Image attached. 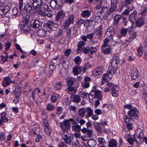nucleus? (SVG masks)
Returning <instances> with one entry per match:
<instances>
[{"instance_id": "obj_1", "label": "nucleus", "mask_w": 147, "mask_h": 147, "mask_svg": "<svg viewBox=\"0 0 147 147\" xmlns=\"http://www.w3.org/2000/svg\"><path fill=\"white\" fill-rule=\"evenodd\" d=\"M95 97L101 100L102 98V95L100 91L96 89V87H94L92 89L89 95V98L92 99Z\"/></svg>"}, {"instance_id": "obj_2", "label": "nucleus", "mask_w": 147, "mask_h": 147, "mask_svg": "<svg viewBox=\"0 0 147 147\" xmlns=\"http://www.w3.org/2000/svg\"><path fill=\"white\" fill-rule=\"evenodd\" d=\"M50 5L53 9L59 10L63 5V1L61 0H51Z\"/></svg>"}, {"instance_id": "obj_3", "label": "nucleus", "mask_w": 147, "mask_h": 147, "mask_svg": "<svg viewBox=\"0 0 147 147\" xmlns=\"http://www.w3.org/2000/svg\"><path fill=\"white\" fill-rule=\"evenodd\" d=\"M58 25L51 20L49 21L44 26V29L46 31L49 32L53 29V28H57Z\"/></svg>"}, {"instance_id": "obj_4", "label": "nucleus", "mask_w": 147, "mask_h": 147, "mask_svg": "<svg viewBox=\"0 0 147 147\" xmlns=\"http://www.w3.org/2000/svg\"><path fill=\"white\" fill-rule=\"evenodd\" d=\"M113 72L112 70H109L106 73L104 74L102 76V80L101 82L102 84H104L106 81L111 80L113 76Z\"/></svg>"}, {"instance_id": "obj_5", "label": "nucleus", "mask_w": 147, "mask_h": 147, "mask_svg": "<svg viewBox=\"0 0 147 147\" xmlns=\"http://www.w3.org/2000/svg\"><path fill=\"white\" fill-rule=\"evenodd\" d=\"M128 116L133 118H137L138 117L139 112L138 110L136 108H134L129 110L127 113Z\"/></svg>"}, {"instance_id": "obj_6", "label": "nucleus", "mask_w": 147, "mask_h": 147, "mask_svg": "<svg viewBox=\"0 0 147 147\" xmlns=\"http://www.w3.org/2000/svg\"><path fill=\"white\" fill-rule=\"evenodd\" d=\"M74 19V16L73 15L69 16L63 25L64 27L66 28L69 26V25L73 24Z\"/></svg>"}, {"instance_id": "obj_7", "label": "nucleus", "mask_w": 147, "mask_h": 147, "mask_svg": "<svg viewBox=\"0 0 147 147\" xmlns=\"http://www.w3.org/2000/svg\"><path fill=\"white\" fill-rule=\"evenodd\" d=\"M97 51V48L96 47H87L84 48L83 51L85 54L90 53L91 54H94Z\"/></svg>"}, {"instance_id": "obj_8", "label": "nucleus", "mask_w": 147, "mask_h": 147, "mask_svg": "<svg viewBox=\"0 0 147 147\" xmlns=\"http://www.w3.org/2000/svg\"><path fill=\"white\" fill-rule=\"evenodd\" d=\"M105 70V67L101 66L96 68L92 71L93 74L95 76H98L101 74Z\"/></svg>"}, {"instance_id": "obj_9", "label": "nucleus", "mask_w": 147, "mask_h": 147, "mask_svg": "<svg viewBox=\"0 0 147 147\" xmlns=\"http://www.w3.org/2000/svg\"><path fill=\"white\" fill-rule=\"evenodd\" d=\"M140 12L139 13L142 18L145 19L146 15H147V7L144 5H142L140 7Z\"/></svg>"}, {"instance_id": "obj_10", "label": "nucleus", "mask_w": 147, "mask_h": 147, "mask_svg": "<svg viewBox=\"0 0 147 147\" xmlns=\"http://www.w3.org/2000/svg\"><path fill=\"white\" fill-rule=\"evenodd\" d=\"M44 125V129L45 134L48 136H50L52 130L49 127V124L46 120L43 121Z\"/></svg>"}, {"instance_id": "obj_11", "label": "nucleus", "mask_w": 147, "mask_h": 147, "mask_svg": "<svg viewBox=\"0 0 147 147\" xmlns=\"http://www.w3.org/2000/svg\"><path fill=\"white\" fill-rule=\"evenodd\" d=\"M81 131L84 134H86L88 138H91L92 136V130L89 128L84 127L81 129Z\"/></svg>"}, {"instance_id": "obj_12", "label": "nucleus", "mask_w": 147, "mask_h": 147, "mask_svg": "<svg viewBox=\"0 0 147 147\" xmlns=\"http://www.w3.org/2000/svg\"><path fill=\"white\" fill-rule=\"evenodd\" d=\"M20 28L21 30L26 34L30 32V27L28 24L21 23Z\"/></svg>"}, {"instance_id": "obj_13", "label": "nucleus", "mask_w": 147, "mask_h": 147, "mask_svg": "<svg viewBox=\"0 0 147 147\" xmlns=\"http://www.w3.org/2000/svg\"><path fill=\"white\" fill-rule=\"evenodd\" d=\"M119 62V61H116L114 60H112L111 62V66L112 68L111 70L113 72V74H115L116 71L117 70V68L118 67V65Z\"/></svg>"}, {"instance_id": "obj_14", "label": "nucleus", "mask_w": 147, "mask_h": 147, "mask_svg": "<svg viewBox=\"0 0 147 147\" xmlns=\"http://www.w3.org/2000/svg\"><path fill=\"white\" fill-rule=\"evenodd\" d=\"M63 138L67 144H71L72 142V139L71 135L69 134L65 135L63 137Z\"/></svg>"}, {"instance_id": "obj_15", "label": "nucleus", "mask_w": 147, "mask_h": 147, "mask_svg": "<svg viewBox=\"0 0 147 147\" xmlns=\"http://www.w3.org/2000/svg\"><path fill=\"white\" fill-rule=\"evenodd\" d=\"M138 136V138L139 139L142 138L144 136V134L140 129L139 128L137 129V132L136 134L134 135V138L136 142L138 143V141L136 139L135 137Z\"/></svg>"}, {"instance_id": "obj_16", "label": "nucleus", "mask_w": 147, "mask_h": 147, "mask_svg": "<svg viewBox=\"0 0 147 147\" xmlns=\"http://www.w3.org/2000/svg\"><path fill=\"white\" fill-rule=\"evenodd\" d=\"M139 76V73L137 69L136 68H134L131 70V76L132 80H134L138 78Z\"/></svg>"}, {"instance_id": "obj_17", "label": "nucleus", "mask_w": 147, "mask_h": 147, "mask_svg": "<svg viewBox=\"0 0 147 147\" xmlns=\"http://www.w3.org/2000/svg\"><path fill=\"white\" fill-rule=\"evenodd\" d=\"M43 2L42 0H33V2L31 3L33 7L35 8L40 7Z\"/></svg>"}, {"instance_id": "obj_18", "label": "nucleus", "mask_w": 147, "mask_h": 147, "mask_svg": "<svg viewBox=\"0 0 147 147\" xmlns=\"http://www.w3.org/2000/svg\"><path fill=\"white\" fill-rule=\"evenodd\" d=\"M82 67L79 65H76L73 67V72L75 75H78L82 71Z\"/></svg>"}, {"instance_id": "obj_19", "label": "nucleus", "mask_w": 147, "mask_h": 147, "mask_svg": "<svg viewBox=\"0 0 147 147\" xmlns=\"http://www.w3.org/2000/svg\"><path fill=\"white\" fill-rule=\"evenodd\" d=\"M66 13L65 11L61 10L58 12L56 16V20L59 21L63 19Z\"/></svg>"}, {"instance_id": "obj_20", "label": "nucleus", "mask_w": 147, "mask_h": 147, "mask_svg": "<svg viewBox=\"0 0 147 147\" xmlns=\"http://www.w3.org/2000/svg\"><path fill=\"white\" fill-rule=\"evenodd\" d=\"M10 9V7L8 5L4 6V8L1 10L4 16L7 17L10 16V14L9 11Z\"/></svg>"}, {"instance_id": "obj_21", "label": "nucleus", "mask_w": 147, "mask_h": 147, "mask_svg": "<svg viewBox=\"0 0 147 147\" xmlns=\"http://www.w3.org/2000/svg\"><path fill=\"white\" fill-rule=\"evenodd\" d=\"M69 125V121L67 120H64L63 122L60 123V127L63 130H65L67 129Z\"/></svg>"}, {"instance_id": "obj_22", "label": "nucleus", "mask_w": 147, "mask_h": 147, "mask_svg": "<svg viewBox=\"0 0 147 147\" xmlns=\"http://www.w3.org/2000/svg\"><path fill=\"white\" fill-rule=\"evenodd\" d=\"M33 22L32 26L34 28H38L41 26L42 22L38 20H34L32 21Z\"/></svg>"}, {"instance_id": "obj_23", "label": "nucleus", "mask_w": 147, "mask_h": 147, "mask_svg": "<svg viewBox=\"0 0 147 147\" xmlns=\"http://www.w3.org/2000/svg\"><path fill=\"white\" fill-rule=\"evenodd\" d=\"M145 19L142 18L141 17L138 18L136 22V24L137 26L140 27L144 24Z\"/></svg>"}, {"instance_id": "obj_24", "label": "nucleus", "mask_w": 147, "mask_h": 147, "mask_svg": "<svg viewBox=\"0 0 147 147\" xmlns=\"http://www.w3.org/2000/svg\"><path fill=\"white\" fill-rule=\"evenodd\" d=\"M65 90L67 92L70 94H74L76 92L77 90L74 87L72 86H69Z\"/></svg>"}, {"instance_id": "obj_25", "label": "nucleus", "mask_w": 147, "mask_h": 147, "mask_svg": "<svg viewBox=\"0 0 147 147\" xmlns=\"http://www.w3.org/2000/svg\"><path fill=\"white\" fill-rule=\"evenodd\" d=\"M118 88L117 85L113 86L111 89V93L112 95L114 97H117L118 95Z\"/></svg>"}, {"instance_id": "obj_26", "label": "nucleus", "mask_w": 147, "mask_h": 147, "mask_svg": "<svg viewBox=\"0 0 147 147\" xmlns=\"http://www.w3.org/2000/svg\"><path fill=\"white\" fill-rule=\"evenodd\" d=\"M137 14V11L136 10H134L129 15V20L132 23V24L135 21L136 16Z\"/></svg>"}, {"instance_id": "obj_27", "label": "nucleus", "mask_w": 147, "mask_h": 147, "mask_svg": "<svg viewBox=\"0 0 147 147\" xmlns=\"http://www.w3.org/2000/svg\"><path fill=\"white\" fill-rule=\"evenodd\" d=\"M32 5L31 3H27L23 9L24 11L27 13H29L32 10Z\"/></svg>"}, {"instance_id": "obj_28", "label": "nucleus", "mask_w": 147, "mask_h": 147, "mask_svg": "<svg viewBox=\"0 0 147 147\" xmlns=\"http://www.w3.org/2000/svg\"><path fill=\"white\" fill-rule=\"evenodd\" d=\"M71 100L72 102L78 103L80 101L81 98L78 95L76 94L71 96Z\"/></svg>"}, {"instance_id": "obj_29", "label": "nucleus", "mask_w": 147, "mask_h": 147, "mask_svg": "<svg viewBox=\"0 0 147 147\" xmlns=\"http://www.w3.org/2000/svg\"><path fill=\"white\" fill-rule=\"evenodd\" d=\"M22 21V23L28 24L29 22L32 21L30 19V16L29 15L24 14L23 16Z\"/></svg>"}, {"instance_id": "obj_30", "label": "nucleus", "mask_w": 147, "mask_h": 147, "mask_svg": "<svg viewBox=\"0 0 147 147\" xmlns=\"http://www.w3.org/2000/svg\"><path fill=\"white\" fill-rule=\"evenodd\" d=\"M91 15V11L88 10H86L83 11L81 13V16L84 18H88Z\"/></svg>"}, {"instance_id": "obj_31", "label": "nucleus", "mask_w": 147, "mask_h": 147, "mask_svg": "<svg viewBox=\"0 0 147 147\" xmlns=\"http://www.w3.org/2000/svg\"><path fill=\"white\" fill-rule=\"evenodd\" d=\"M72 130L76 132H80L81 129V125L77 124L76 122L72 126Z\"/></svg>"}, {"instance_id": "obj_32", "label": "nucleus", "mask_w": 147, "mask_h": 147, "mask_svg": "<svg viewBox=\"0 0 147 147\" xmlns=\"http://www.w3.org/2000/svg\"><path fill=\"white\" fill-rule=\"evenodd\" d=\"M61 97L60 95L58 94H55L51 95V101L52 102H55Z\"/></svg>"}, {"instance_id": "obj_33", "label": "nucleus", "mask_w": 147, "mask_h": 147, "mask_svg": "<svg viewBox=\"0 0 147 147\" xmlns=\"http://www.w3.org/2000/svg\"><path fill=\"white\" fill-rule=\"evenodd\" d=\"M116 8L117 7L111 6V7L109 9L107 14L108 17L110 15H111V16H113V13L115 11Z\"/></svg>"}, {"instance_id": "obj_34", "label": "nucleus", "mask_w": 147, "mask_h": 147, "mask_svg": "<svg viewBox=\"0 0 147 147\" xmlns=\"http://www.w3.org/2000/svg\"><path fill=\"white\" fill-rule=\"evenodd\" d=\"M85 113L87 112V116L88 117H91L93 115V110L90 107H88L85 108Z\"/></svg>"}, {"instance_id": "obj_35", "label": "nucleus", "mask_w": 147, "mask_h": 147, "mask_svg": "<svg viewBox=\"0 0 147 147\" xmlns=\"http://www.w3.org/2000/svg\"><path fill=\"white\" fill-rule=\"evenodd\" d=\"M10 82V79L9 77L5 78L3 80L2 85L3 87H5L8 86Z\"/></svg>"}, {"instance_id": "obj_36", "label": "nucleus", "mask_w": 147, "mask_h": 147, "mask_svg": "<svg viewBox=\"0 0 147 147\" xmlns=\"http://www.w3.org/2000/svg\"><path fill=\"white\" fill-rule=\"evenodd\" d=\"M101 50L102 52L105 54H109L110 52L111 48L110 47H102Z\"/></svg>"}, {"instance_id": "obj_37", "label": "nucleus", "mask_w": 147, "mask_h": 147, "mask_svg": "<svg viewBox=\"0 0 147 147\" xmlns=\"http://www.w3.org/2000/svg\"><path fill=\"white\" fill-rule=\"evenodd\" d=\"M46 109L49 111H54L55 109V106L52 104L49 103L47 105Z\"/></svg>"}, {"instance_id": "obj_38", "label": "nucleus", "mask_w": 147, "mask_h": 147, "mask_svg": "<svg viewBox=\"0 0 147 147\" xmlns=\"http://www.w3.org/2000/svg\"><path fill=\"white\" fill-rule=\"evenodd\" d=\"M55 65L54 64H51V63H49V72L50 73L51 75H49L47 77H49L53 73V71L55 70V67H56Z\"/></svg>"}, {"instance_id": "obj_39", "label": "nucleus", "mask_w": 147, "mask_h": 147, "mask_svg": "<svg viewBox=\"0 0 147 147\" xmlns=\"http://www.w3.org/2000/svg\"><path fill=\"white\" fill-rule=\"evenodd\" d=\"M117 142L115 140L113 139L109 142V147H117Z\"/></svg>"}, {"instance_id": "obj_40", "label": "nucleus", "mask_w": 147, "mask_h": 147, "mask_svg": "<svg viewBox=\"0 0 147 147\" xmlns=\"http://www.w3.org/2000/svg\"><path fill=\"white\" fill-rule=\"evenodd\" d=\"M94 128L97 131L100 132H101L102 129L99 123L96 122H95L94 123Z\"/></svg>"}, {"instance_id": "obj_41", "label": "nucleus", "mask_w": 147, "mask_h": 147, "mask_svg": "<svg viewBox=\"0 0 147 147\" xmlns=\"http://www.w3.org/2000/svg\"><path fill=\"white\" fill-rule=\"evenodd\" d=\"M85 113V108H82L80 109L78 112L79 115L82 117H84Z\"/></svg>"}, {"instance_id": "obj_42", "label": "nucleus", "mask_w": 147, "mask_h": 147, "mask_svg": "<svg viewBox=\"0 0 147 147\" xmlns=\"http://www.w3.org/2000/svg\"><path fill=\"white\" fill-rule=\"evenodd\" d=\"M88 144L90 147H94L96 144V142L94 140L91 139L88 141Z\"/></svg>"}, {"instance_id": "obj_43", "label": "nucleus", "mask_w": 147, "mask_h": 147, "mask_svg": "<svg viewBox=\"0 0 147 147\" xmlns=\"http://www.w3.org/2000/svg\"><path fill=\"white\" fill-rule=\"evenodd\" d=\"M103 18V17L102 15H100L99 16L93 15L92 16V18L94 19L96 22H100L101 20V19Z\"/></svg>"}, {"instance_id": "obj_44", "label": "nucleus", "mask_w": 147, "mask_h": 147, "mask_svg": "<svg viewBox=\"0 0 147 147\" xmlns=\"http://www.w3.org/2000/svg\"><path fill=\"white\" fill-rule=\"evenodd\" d=\"M1 118L3 121L4 122H7L8 119L6 116V113L5 112H3L1 113Z\"/></svg>"}, {"instance_id": "obj_45", "label": "nucleus", "mask_w": 147, "mask_h": 147, "mask_svg": "<svg viewBox=\"0 0 147 147\" xmlns=\"http://www.w3.org/2000/svg\"><path fill=\"white\" fill-rule=\"evenodd\" d=\"M74 60L76 64L78 65L80 64L82 61V59L79 56H77L75 58Z\"/></svg>"}, {"instance_id": "obj_46", "label": "nucleus", "mask_w": 147, "mask_h": 147, "mask_svg": "<svg viewBox=\"0 0 147 147\" xmlns=\"http://www.w3.org/2000/svg\"><path fill=\"white\" fill-rule=\"evenodd\" d=\"M79 94L83 98H86L87 97V96L89 95L88 94V93L83 90H82L80 92Z\"/></svg>"}, {"instance_id": "obj_47", "label": "nucleus", "mask_w": 147, "mask_h": 147, "mask_svg": "<svg viewBox=\"0 0 147 147\" xmlns=\"http://www.w3.org/2000/svg\"><path fill=\"white\" fill-rule=\"evenodd\" d=\"M62 83L61 82H59L57 83L55 85V86L54 88L55 90H59L62 87Z\"/></svg>"}, {"instance_id": "obj_48", "label": "nucleus", "mask_w": 147, "mask_h": 147, "mask_svg": "<svg viewBox=\"0 0 147 147\" xmlns=\"http://www.w3.org/2000/svg\"><path fill=\"white\" fill-rule=\"evenodd\" d=\"M121 18V17L120 16L118 15H116L114 18L115 21L114 22V24H117Z\"/></svg>"}, {"instance_id": "obj_49", "label": "nucleus", "mask_w": 147, "mask_h": 147, "mask_svg": "<svg viewBox=\"0 0 147 147\" xmlns=\"http://www.w3.org/2000/svg\"><path fill=\"white\" fill-rule=\"evenodd\" d=\"M110 39L106 38L104 40V44L102 45V47H108L109 45V42Z\"/></svg>"}, {"instance_id": "obj_50", "label": "nucleus", "mask_w": 147, "mask_h": 147, "mask_svg": "<svg viewBox=\"0 0 147 147\" xmlns=\"http://www.w3.org/2000/svg\"><path fill=\"white\" fill-rule=\"evenodd\" d=\"M136 32H133L127 40L129 42H131L136 37Z\"/></svg>"}, {"instance_id": "obj_51", "label": "nucleus", "mask_w": 147, "mask_h": 147, "mask_svg": "<svg viewBox=\"0 0 147 147\" xmlns=\"http://www.w3.org/2000/svg\"><path fill=\"white\" fill-rule=\"evenodd\" d=\"M84 20L82 19H81L78 21L77 23L79 27H80L81 26L84 25Z\"/></svg>"}, {"instance_id": "obj_52", "label": "nucleus", "mask_w": 147, "mask_h": 147, "mask_svg": "<svg viewBox=\"0 0 147 147\" xmlns=\"http://www.w3.org/2000/svg\"><path fill=\"white\" fill-rule=\"evenodd\" d=\"M142 47L140 46L137 49L138 54L139 56H141L143 54Z\"/></svg>"}, {"instance_id": "obj_53", "label": "nucleus", "mask_w": 147, "mask_h": 147, "mask_svg": "<svg viewBox=\"0 0 147 147\" xmlns=\"http://www.w3.org/2000/svg\"><path fill=\"white\" fill-rule=\"evenodd\" d=\"M124 121L126 124H128L129 122H133V120L131 118L128 117L127 116L125 117Z\"/></svg>"}, {"instance_id": "obj_54", "label": "nucleus", "mask_w": 147, "mask_h": 147, "mask_svg": "<svg viewBox=\"0 0 147 147\" xmlns=\"http://www.w3.org/2000/svg\"><path fill=\"white\" fill-rule=\"evenodd\" d=\"M107 9L108 8L106 6H103L102 7L101 10L100 11L101 13H102V16H103V17L105 15L106 12L107 11Z\"/></svg>"}, {"instance_id": "obj_55", "label": "nucleus", "mask_w": 147, "mask_h": 147, "mask_svg": "<svg viewBox=\"0 0 147 147\" xmlns=\"http://www.w3.org/2000/svg\"><path fill=\"white\" fill-rule=\"evenodd\" d=\"M63 110V109L62 107H58L57 109V112L56 115L57 116L60 115L62 113Z\"/></svg>"}, {"instance_id": "obj_56", "label": "nucleus", "mask_w": 147, "mask_h": 147, "mask_svg": "<svg viewBox=\"0 0 147 147\" xmlns=\"http://www.w3.org/2000/svg\"><path fill=\"white\" fill-rule=\"evenodd\" d=\"M128 30V29L127 28H123L121 29L120 31V32L122 36H124L126 35L127 32Z\"/></svg>"}, {"instance_id": "obj_57", "label": "nucleus", "mask_w": 147, "mask_h": 147, "mask_svg": "<svg viewBox=\"0 0 147 147\" xmlns=\"http://www.w3.org/2000/svg\"><path fill=\"white\" fill-rule=\"evenodd\" d=\"M58 59V57L57 56L55 58L53 59L51 61L50 63L52 64H54V65H56L58 63V61H57Z\"/></svg>"}, {"instance_id": "obj_58", "label": "nucleus", "mask_w": 147, "mask_h": 147, "mask_svg": "<svg viewBox=\"0 0 147 147\" xmlns=\"http://www.w3.org/2000/svg\"><path fill=\"white\" fill-rule=\"evenodd\" d=\"M12 12L13 14L15 16L19 15V13L18 12L17 8L16 7L13 8L12 10Z\"/></svg>"}, {"instance_id": "obj_59", "label": "nucleus", "mask_w": 147, "mask_h": 147, "mask_svg": "<svg viewBox=\"0 0 147 147\" xmlns=\"http://www.w3.org/2000/svg\"><path fill=\"white\" fill-rule=\"evenodd\" d=\"M44 10L45 11H50L51 9L49 8L48 5L47 4H45L43 5Z\"/></svg>"}, {"instance_id": "obj_60", "label": "nucleus", "mask_w": 147, "mask_h": 147, "mask_svg": "<svg viewBox=\"0 0 147 147\" xmlns=\"http://www.w3.org/2000/svg\"><path fill=\"white\" fill-rule=\"evenodd\" d=\"M82 86L85 88H87L89 87L90 84L89 82H85L82 83Z\"/></svg>"}, {"instance_id": "obj_61", "label": "nucleus", "mask_w": 147, "mask_h": 147, "mask_svg": "<svg viewBox=\"0 0 147 147\" xmlns=\"http://www.w3.org/2000/svg\"><path fill=\"white\" fill-rule=\"evenodd\" d=\"M62 30L59 29L57 31V33L55 34L56 37H58L60 36L63 33Z\"/></svg>"}, {"instance_id": "obj_62", "label": "nucleus", "mask_w": 147, "mask_h": 147, "mask_svg": "<svg viewBox=\"0 0 147 147\" xmlns=\"http://www.w3.org/2000/svg\"><path fill=\"white\" fill-rule=\"evenodd\" d=\"M95 32L96 34L98 37H100L102 33V31H100L96 29H95Z\"/></svg>"}, {"instance_id": "obj_63", "label": "nucleus", "mask_w": 147, "mask_h": 147, "mask_svg": "<svg viewBox=\"0 0 147 147\" xmlns=\"http://www.w3.org/2000/svg\"><path fill=\"white\" fill-rule=\"evenodd\" d=\"M71 29L70 28L67 29L66 31V35L67 37L69 38H70L71 35Z\"/></svg>"}, {"instance_id": "obj_64", "label": "nucleus", "mask_w": 147, "mask_h": 147, "mask_svg": "<svg viewBox=\"0 0 147 147\" xmlns=\"http://www.w3.org/2000/svg\"><path fill=\"white\" fill-rule=\"evenodd\" d=\"M38 34L40 36H43L45 35V32L42 30H40L38 32Z\"/></svg>"}]
</instances>
